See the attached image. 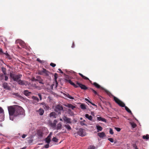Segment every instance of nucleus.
<instances>
[{
	"mask_svg": "<svg viewBox=\"0 0 149 149\" xmlns=\"http://www.w3.org/2000/svg\"><path fill=\"white\" fill-rule=\"evenodd\" d=\"M16 42L17 43L19 42V44L22 46V47H23V46L24 44V42L20 40H17L16 41Z\"/></svg>",
	"mask_w": 149,
	"mask_h": 149,
	"instance_id": "nucleus-25",
	"label": "nucleus"
},
{
	"mask_svg": "<svg viewBox=\"0 0 149 149\" xmlns=\"http://www.w3.org/2000/svg\"><path fill=\"white\" fill-rule=\"evenodd\" d=\"M3 87L4 89L10 90V88L9 86L8 85V84L6 82H4L3 84Z\"/></svg>",
	"mask_w": 149,
	"mask_h": 149,
	"instance_id": "nucleus-10",
	"label": "nucleus"
},
{
	"mask_svg": "<svg viewBox=\"0 0 149 149\" xmlns=\"http://www.w3.org/2000/svg\"><path fill=\"white\" fill-rule=\"evenodd\" d=\"M37 78V81H38L39 83L43 84L44 83L43 82V80L42 79L41 77L39 76H37L36 77Z\"/></svg>",
	"mask_w": 149,
	"mask_h": 149,
	"instance_id": "nucleus-11",
	"label": "nucleus"
},
{
	"mask_svg": "<svg viewBox=\"0 0 149 149\" xmlns=\"http://www.w3.org/2000/svg\"><path fill=\"white\" fill-rule=\"evenodd\" d=\"M2 50L0 48V53H2Z\"/></svg>",
	"mask_w": 149,
	"mask_h": 149,
	"instance_id": "nucleus-63",
	"label": "nucleus"
},
{
	"mask_svg": "<svg viewBox=\"0 0 149 149\" xmlns=\"http://www.w3.org/2000/svg\"><path fill=\"white\" fill-rule=\"evenodd\" d=\"M74 46H75V45H74V42H73L72 43V44L71 46V47L72 48H74Z\"/></svg>",
	"mask_w": 149,
	"mask_h": 149,
	"instance_id": "nucleus-57",
	"label": "nucleus"
},
{
	"mask_svg": "<svg viewBox=\"0 0 149 149\" xmlns=\"http://www.w3.org/2000/svg\"><path fill=\"white\" fill-rule=\"evenodd\" d=\"M13 95L16 97H19L20 96L17 93H13Z\"/></svg>",
	"mask_w": 149,
	"mask_h": 149,
	"instance_id": "nucleus-40",
	"label": "nucleus"
},
{
	"mask_svg": "<svg viewBox=\"0 0 149 149\" xmlns=\"http://www.w3.org/2000/svg\"><path fill=\"white\" fill-rule=\"evenodd\" d=\"M43 72V69L42 70H39L38 71V74L40 75H44Z\"/></svg>",
	"mask_w": 149,
	"mask_h": 149,
	"instance_id": "nucleus-37",
	"label": "nucleus"
},
{
	"mask_svg": "<svg viewBox=\"0 0 149 149\" xmlns=\"http://www.w3.org/2000/svg\"><path fill=\"white\" fill-rule=\"evenodd\" d=\"M33 141V140H29L28 141V142L29 143H31Z\"/></svg>",
	"mask_w": 149,
	"mask_h": 149,
	"instance_id": "nucleus-59",
	"label": "nucleus"
},
{
	"mask_svg": "<svg viewBox=\"0 0 149 149\" xmlns=\"http://www.w3.org/2000/svg\"><path fill=\"white\" fill-rule=\"evenodd\" d=\"M65 81L66 82L69 83L71 85L73 86L74 88H77L80 87L81 89L86 90L88 89L85 85L79 83L78 81H76V84L72 82L70 79H65Z\"/></svg>",
	"mask_w": 149,
	"mask_h": 149,
	"instance_id": "nucleus-3",
	"label": "nucleus"
},
{
	"mask_svg": "<svg viewBox=\"0 0 149 149\" xmlns=\"http://www.w3.org/2000/svg\"><path fill=\"white\" fill-rule=\"evenodd\" d=\"M8 110L10 115V120H13L11 117L13 116H17L19 115L23 114L24 113V109L20 106L15 105L14 106H10L8 107Z\"/></svg>",
	"mask_w": 149,
	"mask_h": 149,
	"instance_id": "nucleus-1",
	"label": "nucleus"
},
{
	"mask_svg": "<svg viewBox=\"0 0 149 149\" xmlns=\"http://www.w3.org/2000/svg\"><path fill=\"white\" fill-rule=\"evenodd\" d=\"M113 99L120 106L122 107H125V104L116 97L114 96Z\"/></svg>",
	"mask_w": 149,
	"mask_h": 149,
	"instance_id": "nucleus-4",
	"label": "nucleus"
},
{
	"mask_svg": "<svg viewBox=\"0 0 149 149\" xmlns=\"http://www.w3.org/2000/svg\"><path fill=\"white\" fill-rule=\"evenodd\" d=\"M85 117L90 120H91L92 119V116H89L88 114H86L85 115Z\"/></svg>",
	"mask_w": 149,
	"mask_h": 149,
	"instance_id": "nucleus-27",
	"label": "nucleus"
},
{
	"mask_svg": "<svg viewBox=\"0 0 149 149\" xmlns=\"http://www.w3.org/2000/svg\"><path fill=\"white\" fill-rule=\"evenodd\" d=\"M85 120H84L83 121H81L80 123V124H81V125H85L86 124H85Z\"/></svg>",
	"mask_w": 149,
	"mask_h": 149,
	"instance_id": "nucleus-42",
	"label": "nucleus"
},
{
	"mask_svg": "<svg viewBox=\"0 0 149 149\" xmlns=\"http://www.w3.org/2000/svg\"><path fill=\"white\" fill-rule=\"evenodd\" d=\"M125 110L129 113H130L131 115H132L133 114L132 113L131 110L129 109V108L127 106L125 107Z\"/></svg>",
	"mask_w": 149,
	"mask_h": 149,
	"instance_id": "nucleus-26",
	"label": "nucleus"
},
{
	"mask_svg": "<svg viewBox=\"0 0 149 149\" xmlns=\"http://www.w3.org/2000/svg\"><path fill=\"white\" fill-rule=\"evenodd\" d=\"M108 139L111 142H113V139L112 138H109Z\"/></svg>",
	"mask_w": 149,
	"mask_h": 149,
	"instance_id": "nucleus-45",
	"label": "nucleus"
},
{
	"mask_svg": "<svg viewBox=\"0 0 149 149\" xmlns=\"http://www.w3.org/2000/svg\"><path fill=\"white\" fill-rule=\"evenodd\" d=\"M109 133L111 134H113V130L111 128L109 129Z\"/></svg>",
	"mask_w": 149,
	"mask_h": 149,
	"instance_id": "nucleus-43",
	"label": "nucleus"
},
{
	"mask_svg": "<svg viewBox=\"0 0 149 149\" xmlns=\"http://www.w3.org/2000/svg\"><path fill=\"white\" fill-rule=\"evenodd\" d=\"M92 105H93V106H95L96 107H97V106L95 105L94 104V103H92L91 102V103Z\"/></svg>",
	"mask_w": 149,
	"mask_h": 149,
	"instance_id": "nucleus-62",
	"label": "nucleus"
},
{
	"mask_svg": "<svg viewBox=\"0 0 149 149\" xmlns=\"http://www.w3.org/2000/svg\"><path fill=\"white\" fill-rule=\"evenodd\" d=\"M58 70L59 71H60V72L61 73V74H63V72L61 70V69H60V68H59L58 69Z\"/></svg>",
	"mask_w": 149,
	"mask_h": 149,
	"instance_id": "nucleus-58",
	"label": "nucleus"
},
{
	"mask_svg": "<svg viewBox=\"0 0 149 149\" xmlns=\"http://www.w3.org/2000/svg\"><path fill=\"white\" fill-rule=\"evenodd\" d=\"M57 121L56 120H54V123H55V124H56V123H57Z\"/></svg>",
	"mask_w": 149,
	"mask_h": 149,
	"instance_id": "nucleus-61",
	"label": "nucleus"
},
{
	"mask_svg": "<svg viewBox=\"0 0 149 149\" xmlns=\"http://www.w3.org/2000/svg\"><path fill=\"white\" fill-rule=\"evenodd\" d=\"M63 119L64 121L66 122L67 123L70 124L72 123L71 119L69 118H67L66 116H64L63 118Z\"/></svg>",
	"mask_w": 149,
	"mask_h": 149,
	"instance_id": "nucleus-7",
	"label": "nucleus"
},
{
	"mask_svg": "<svg viewBox=\"0 0 149 149\" xmlns=\"http://www.w3.org/2000/svg\"><path fill=\"white\" fill-rule=\"evenodd\" d=\"M36 60L40 63H42V61L39 58H37Z\"/></svg>",
	"mask_w": 149,
	"mask_h": 149,
	"instance_id": "nucleus-51",
	"label": "nucleus"
},
{
	"mask_svg": "<svg viewBox=\"0 0 149 149\" xmlns=\"http://www.w3.org/2000/svg\"><path fill=\"white\" fill-rule=\"evenodd\" d=\"M143 139H146V140L148 139L149 138V135L148 134H147L146 135H143Z\"/></svg>",
	"mask_w": 149,
	"mask_h": 149,
	"instance_id": "nucleus-32",
	"label": "nucleus"
},
{
	"mask_svg": "<svg viewBox=\"0 0 149 149\" xmlns=\"http://www.w3.org/2000/svg\"><path fill=\"white\" fill-rule=\"evenodd\" d=\"M135 149H139L136 145H135Z\"/></svg>",
	"mask_w": 149,
	"mask_h": 149,
	"instance_id": "nucleus-64",
	"label": "nucleus"
},
{
	"mask_svg": "<svg viewBox=\"0 0 149 149\" xmlns=\"http://www.w3.org/2000/svg\"><path fill=\"white\" fill-rule=\"evenodd\" d=\"M38 112L40 115H43L44 111V110L40 108L39 109V110L38 111Z\"/></svg>",
	"mask_w": 149,
	"mask_h": 149,
	"instance_id": "nucleus-22",
	"label": "nucleus"
},
{
	"mask_svg": "<svg viewBox=\"0 0 149 149\" xmlns=\"http://www.w3.org/2000/svg\"><path fill=\"white\" fill-rule=\"evenodd\" d=\"M97 119L98 121H102L104 122H106V120L104 118H102V117H97Z\"/></svg>",
	"mask_w": 149,
	"mask_h": 149,
	"instance_id": "nucleus-15",
	"label": "nucleus"
},
{
	"mask_svg": "<svg viewBox=\"0 0 149 149\" xmlns=\"http://www.w3.org/2000/svg\"><path fill=\"white\" fill-rule=\"evenodd\" d=\"M68 114L71 116H72L74 115L73 112L70 109H68Z\"/></svg>",
	"mask_w": 149,
	"mask_h": 149,
	"instance_id": "nucleus-29",
	"label": "nucleus"
},
{
	"mask_svg": "<svg viewBox=\"0 0 149 149\" xmlns=\"http://www.w3.org/2000/svg\"><path fill=\"white\" fill-rule=\"evenodd\" d=\"M38 95L40 98V100H41L42 99L41 95L40 94H38Z\"/></svg>",
	"mask_w": 149,
	"mask_h": 149,
	"instance_id": "nucleus-54",
	"label": "nucleus"
},
{
	"mask_svg": "<svg viewBox=\"0 0 149 149\" xmlns=\"http://www.w3.org/2000/svg\"><path fill=\"white\" fill-rule=\"evenodd\" d=\"M80 107L82 109L84 110L86 109V106L84 104H81Z\"/></svg>",
	"mask_w": 149,
	"mask_h": 149,
	"instance_id": "nucleus-34",
	"label": "nucleus"
},
{
	"mask_svg": "<svg viewBox=\"0 0 149 149\" xmlns=\"http://www.w3.org/2000/svg\"><path fill=\"white\" fill-rule=\"evenodd\" d=\"M95 147L93 145H91L88 147V149H95Z\"/></svg>",
	"mask_w": 149,
	"mask_h": 149,
	"instance_id": "nucleus-39",
	"label": "nucleus"
},
{
	"mask_svg": "<svg viewBox=\"0 0 149 149\" xmlns=\"http://www.w3.org/2000/svg\"><path fill=\"white\" fill-rule=\"evenodd\" d=\"M62 125L61 123H60L57 124L56 126L55 129L57 130H61L62 129Z\"/></svg>",
	"mask_w": 149,
	"mask_h": 149,
	"instance_id": "nucleus-12",
	"label": "nucleus"
},
{
	"mask_svg": "<svg viewBox=\"0 0 149 149\" xmlns=\"http://www.w3.org/2000/svg\"><path fill=\"white\" fill-rule=\"evenodd\" d=\"M65 106L69 108H70L72 109H74V108H76V107L71 104H68L65 105Z\"/></svg>",
	"mask_w": 149,
	"mask_h": 149,
	"instance_id": "nucleus-14",
	"label": "nucleus"
},
{
	"mask_svg": "<svg viewBox=\"0 0 149 149\" xmlns=\"http://www.w3.org/2000/svg\"><path fill=\"white\" fill-rule=\"evenodd\" d=\"M49 146V144L47 143L46 145L45 146V148H48Z\"/></svg>",
	"mask_w": 149,
	"mask_h": 149,
	"instance_id": "nucleus-52",
	"label": "nucleus"
},
{
	"mask_svg": "<svg viewBox=\"0 0 149 149\" xmlns=\"http://www.w3.org/2000/svg\"><path fill=\"white\" fill-rule=\"evenodd\" d=\"M5 75L3 74H0V79L1 80H3L4 79Z\"/></svg>",
	"mask_w": 149,
	"mask_h": 149,
	"instance_id": "nucleus-31",
	"label": "nucleus"
},
{
	"mask_svg": "<svg viewBox=\"0 0 149 149\" xmlns=\"http://www.w3.org/2000/svg\"><path fill=\"white\" fill-rule=\"evenodd\" d=\"M52 134V133H50L47 137L45 139V141L47 143L49 144L50 142Z\"/></svg>",
	"mask_w": 149,
	"mask_h": 149,
	"instance_id": "nucleus-9",
	"label": "nucleus"
},
{
	"mask_svg": "<svg viewBox=\"0 0 149 149\" xmlns=\"http://www.w3.org/2000/svg\"><path fill=\"white\" fill-rule=\"evenodd\" d=\"M101 88L102 89L104 90L105 92L107 94V95H108L109 96H113L114 97V96L111 93L109 92L107 90L103 88L102 87H101Z\"/></svg>",
	"mask_w": 149,
	"mask_h": 149,
	"instance_id": "nucleus-13",
	"label": "nucleus"
},
{
	"mask_svg": "<svg viewBox=\"0 0 149 149\" xmlns=\"http://www.w3.org/2000/svg\"><path fill=\"white\" fill-rule=\"evenodd\" d=\"M93 84L97 88H101L100 86L96 82H94Z\"/></svg>",
	"mask_w": 149,
	"mask_h": 149,
	"instance_id": "nucleus-30",
	"label": "nucleus"
},
{
	"mask_svg": "<svg viewBox=\"0 0 149 149\" xmlns=\"http://www.w3.org/2000/svg\"><path fill=\"white\" fill-rule=\"evenodd\" d=\"M36 134L39 138H41L43 136V133L42 130H37Z\"/></svg>",
	"mask_w": 149,
	"mask_h": 149,
	"instance_id": "nucleus-8",
	"label": "nucleus"
},
{
	"mask_svg": "<svg viewBox=\"0 0 149 149\" xmlns=\"http://www.w3.org/2000/svg\"><path fill=\"white\" fill-rule=\"evenodd\" d=\"M33 80H34L35 81H37V78L36 79L34 77L33 78Z\"/></svg>",
	"mask_w": 149,
	"mask_h": 149,
	"instance_id": "nucleus-60",
	"label": "nucleus"
},
{
	"mask_svg": "<svg viewBox=\"0 0 149 149\" xmlns=\"http://www.w3.org/2000/svg\"><path fill=\"white\" fill-rule=\"evenodd\" d=\"M52 141H53L55 142H57L58 141V139H57L55 137H54L52 139Z\"/></svg>",
	"mask_w": 149,
	"mask_h": 149,
	"instance_id": "nucleus-41",
	"label": "nucleus"
},
{
	"mask_svg": "<svg viewBox=\"0 0 149 149\" xmlns=\"http://www.w3.org/2000/svg\"><path fill=\"white\" fill-rule=\"evenodd\" d=\"M57 76H58V74L57 73H55L54 74V80L57 79Z\"/></svg>",
	"mask_w": 149,
	"mask_h": 149,
	"instance_id": "nucleus-49",
	"label": "nucleus"
},
{
	"mask_svg": "<svg viewBox=\"0 0 149 149\" xmlns=\"http://www.w3.org/2000/svg\"><path fill=\"white\" fill-rule=\"evenodd\" d=\"M96 127L97 129V132H99V131H102L103 129L102 127L98 125H96Z\"/></svg>",
	"mask_w": 149,
	"mask_h": 149,
	"instance_id": "nucleus-18",
	"label": "nucleus"
},
{
	"mask_svg": "<svg viewBox=\"0 0 149 149\" xmlns=\"http://www.w3.org/2000/svg\"><path fill=\"white\" fill-rule=\"evenodd\" d=\"M4 112V110L2 108L0 107V113H2Z\"/></svg>",
	"mask_w": 149,
	"mask_h": 149,
	"instance_id": "nucleus-46",
	"label": "nucleus"
},
{
	"mask_svg": "<svg viewBox=\"0 0 149 149\" xmlns=\"http://www.w3.org/2000/svg\"><path fill=\"white\" fill-rule=\"evenodd\" d=\"M56 114L54 112H52L50 113L49 114V116L50 117H52L53 118H56Z\"/></svg>",
	"mask_w": 149,
	"mask_h": 149,
	"instance_id": "nucleus-24",
	"label": "nucleus"
},
{
	"mask_svg": "<svg viewBox=\"0 0 149 149\" xmlns=\"http://www.w3.org/2000/svg\"><path fill=\"white\" fill-rule=\"evenodd\" d=\"M97 135L101 138H103L106 136L105 133L104 132L99 133Z\"/></svg>",
	"mask_w": 149,
	"mask_h": 149,
	"instance_id": "nucleus-17",
	"label": "nucleus"
},
{
	"mask_svg": "<svg viewBox=\"0 0 149 149\" xmlns=\"http://www.w3.org/2000/svg\"><path fill=\"white\" fill-rule=\"evenodd\" d=\"M63 110V108L61 105H57L55 109V111L58 113V114H61V111Z\"/></svg>",
	"mask_w": 149,
	"mask_h": 149,
	"instance_id": "nucleus-6",
	"label": "nucleus"
},
{
	"mask_svg": "<svg viewBox=\"0 0 149 149\" xmlns=\"http://www.w3.org/2000/svg\"><path fill=\"white\" fill-rule=\"evenodd\" d=\"M50 125L54 129H55L56 126V124L55 123H50Z\"/></svg>",
	"mask_w": 149,
	"mask_h": 149,
	"instance_id": "nucleus-28",
	"label": "nucleus"
},
{
	"mask_svg": "<svg viewBox=\"0 0 149 149\" xmlns=\"http://www.w3.org/2000/svg\"><path fill=\"white\" fill-rule=\"evenodd\" d=\"M64 126L68 131H70L71 130V127L68 124H65Z\"/></svg>",
	"mask_w": 149,
	"mask_h": 149,
	"instance_id": "nucleus-20",
	"label": "nucleus"
},
{
	"mask_svg": "<svg viewBox=\"0 0 149 149\" xmlns=\"http://www.w3.org/2000/svg\"><path fill=\"white\" fill-rule=\"evenodd\" d=\"M79 74L84 79L86 80H89L90 82H91V81L89 80V79L87 77L83 75L81 73H79Z\"/></svg>",
	"mask_w": 149,
	"mask_h": 149,
	"instance_id": "nucleus-19",
	"label": "nucleus"
},
{
	"mask_svg": "<svg viewBox=\"0 0 149 149\" xmlns=\"http://www.w3.org/2000/svg\"><path fill=\"white\" fill-rule=\"evenodd\" d=\"M43 71L44 75L48 76L49 75V72L45 69L43 68Z\"/></svg>",
	"mask_w": 149,
	"mask_h": 149,
	"instance_id": "nucleus-16",
	"label": "nucleus"
},
{
	"mask_svg": "<svg viewBox=\"0 0 149 149\" xmlns=\"http://www.w3.org/2000/svg\"><path fill=\"white\" fill-rule=\"evenodd\" d=\"M6 58L9 59H11V58L10 55L8 53L7 51H6Z\"/></svg>",
	"mask_w": 149,
	"mask_h": 149,
	"instance_id": "nucleus-38",
	"label": "nucleus"
},
{
	"mask_svg": "<svg viewBox=\"0 0 149 149\" xmlns=\"http://www.w3.org/2000/svg\"><path fill=\"white\" fill-rule=\"evenodd\" d=\"M131 125L133 128H135L136 126V124L134 123H131Z\"/></svg>",
	"mask_w": 149,
	"mask_h": 149,
	"instance_id": "nucleus-36",
	"label": "nucleus"
},
{
	"mask_svg": "<svg viewBox=\"0 0 149 149\" xmlns=\"http://www.w3.org/2000/svg\"><path fill=\"white\" fill-rule=\"evenodd\" d=\"M77 134L79 135L82 137L85 136L86 135L85 130L82 128H80L79 129L77 132Z\"/></svg>",
	"mask_w": 149,
	"mask_h": 149,
	"instance_id": "nucleus-5",
	"label": "nucleus"
},
{
	"mask_svg": "<svg viewBox=\"0 0 149 149\" xmlns=\"http://www.w3.org/2000/svg\"><path fill=\"white\" fill-rule=\"evenodd\" d=\"M30 93L27 90H25L24 92V94L27 96H29Z\"/></svg>",
	"mask_w": 149,
	"mask_h": 149,
	"instance_id": "nucleus-33",
	"label": "nucleus"
},
{
	"mask_svg": "<svg viewBox=\"0 0 149 149\" xmlns=\"http://www.w3.org/2000/svg\"><path fill=\"white\" fill-rule=\"evenodd\" d=\"M22 76V75L21 74L16 75L13 73V72H10V80L16 81L19 84L21 85H27V83L26 81L20 79Z\"/></svg>",
	"mask_w": 149,
	"mask_h": 149,
	"instance_id": "nucleus-2",
	"label": "nucleus"
},
{
	"mask_svg": "<svg viewBox=\"0 0 149 149\" xmlns=\"http://www.w3.org/2000/svg\"><path fill=\"white\" fill-rule=\"evenodd\" d=\"M115 129L118 132H119L120 131V130H121V129L120 128H118V127H115Z\"/></svg>",
	"mask_w": 149,
	"mask_h": 149,
	"instance_id": "nucleus-48",
	"label": "nucleus"
},
{
	"mask_svg": "<svg viewBox=\"0 0 149 149\" xmlns=\"http://www.w3.org/2000/svg\"><path fill=\"white\" fill-rule=\"evenodd\" d=\"M1 69L3 73V74L5 75H6L7 74L6 69L3 67H1Z\"/></svg>",
	"mask_w": 149,
	"mask_h": 149,
	"instance_id": "nucleus-23",
	"label": "nucleus"
},
{
	"mask_svg": "<svg viewBox=\"0 0 149 149\" xmlns=\"http://www.w3.org/2000/svg\"><path fill=\"white\" fill-rule=\"evenodd\" d=\"M4 80L6 81H7L8 79V77L6 76V75H5L4 76Z\"/></svg>",
	"mask_w": 149,
	"mask_h": 149,
	"instance_id": "nucleus-47",
	"label": "nucleus"
},
{
	"mask_svg": "<svg viewBox=\"0 0 149 149\" xmlns=\"http://www.w3.org/2000/svg\"><path fill=\"white\" fill-rule=\"evenodd\" d=\"M85 100L86 101H87L88 102H89L90 103H91V102L88 99H87V98H85Z\"/></svg>",
	"mask_w": 149,
	"mask_h": 149,
	"instance_id": "nucleus-55",
	"label": "nucleus"
},
{
	"mask_svg": "<svg viewBox=\"0 0 149 149\" xmlns=\"http://www.w3.org/2000/svg\"><path fill=\"white\" fill-rule=\"evenodd\" d=\"M26 136H27V135L25 134H23L22 136V138L24 139V138H25Z\"/></svg>",
	"mask_w": 149,
	"mask_h": 149,
	"instance_id": "nucleus-53",
	"label": "nucleus"
},
{
	"mask_svg": "<svg viewBox=\"0 0 149 149\" xmlns=\"http://www.w3.org/2000/svg\"><path fill=\"white\" fill-rule=\"evenodd\" d=\"M92 91L93 92L95 95H98V93L97 92L95 91V90L93 89H92Z\"/></svg>",
	"mask_w": 149,
	"mask_h": 149,
	"instance_id": "nucleus-50",
	"label": "nucleus"
},
{
	"mask_svg": "<svg viewBox=\"0 0 149 149\" xmlns=\"http://www.w3.org/2000/svg\"><path fill=\"white\" fill-rule=\"evenodd\" d=\"M50 65L52 66V67H55L56 65V64L53 63H51L50 64Z\"/></svg>",
	"mask_w": 149,
	"mask_h": 149,
	"instance_id": "nucleus-44",
	"label": "nucleus"
},
{
	"mask_svg": "<svg viewBox=\"0 0 149 149\" xmlns=\"http://www.w3.org/2000/svg\"><path fill=\"white\" fill-rule=\"evenodd\" d=\"M54 81H55V82L56 83V86H57L58 84V83L57 79L54 80Z\"/></svg>",
	"mask_w": 149,
	"mask_h": 149,
	"instance_id": "nucleus-56",
	"label": "nucleus"
},
{
	"mask_svg": "<svg viewBox=\"0 0 149 149\" xmlns=\"http://www.w3.org/2000/svg\"><path fill=\"white\" fill-rule=\"evenodd\" d=\"M64 95L65 96L67 97L68 98H69L71 100H73L74 99V98L72 96H71L69 94H64Z\"/></svg>",
	"mask_w": 149,
	"mask_h": 149,
	"instance_id": "nucleus-21",
	"label": "nucleus"
},
{
	"mask_svg": "<svg viewBox=\"0 0 149 149\" xmlns=\"http://www.w3.org/2000/svg\"><path fill=\"white\" fill-rule=\"evenodd\" d=\"M32 99H33L34 100H35L37 102H38L39 101V99L38 98V97L34 96H33L32 97Z\"/></svg>",
	"mask_w": 149,
	"mask_h": 149,
	"instance_id": "nucleus-35",
	"label": "nucleus"
}]
</instances>
